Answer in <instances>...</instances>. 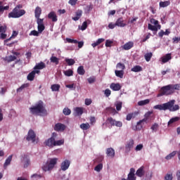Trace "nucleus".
Returning a JSON list of instances; mask_svg holds the SVG:
<instances>
[{"label":"nucleus","instance_id":"obj_14","mask_svg":"<svg viewBox=\"0 0 180 180\" xmlns=\"http://www.w3.org/2000/svg\"><path fill=\"white\" fill-rule=\"evenodd\" d=\"M135 172H136V169H134V168H131L130 172L127 176V179L128 180H136V177Z\"/></svg>","mask_w":180,"mask_h":180},{"label":"nucleus","instance_id":"obj_8","mask_svg":"<svg viewBox=\"0 0 180 180\" xmlns=\"http://www.w3.org/2000/svg\"><path fill=\"white\" fill-rule=\"evenodd\" d=\"M21 161L23 162L24 168H27L30 165V158H29L28 154L22 155Z\"/></svg>","mask_w":180,"mask_h":180},{"label":"nucleus","instance_id":"obj_40","mask_svg":"<svg viewBox=\"0 0 180 180\" xmlns=\"http://www.w3.org/2000/svg\"><path fill=\"white\" fill-rule=\"evenodd\" d=\"M65 63H67L68 65H74L75 64V60L72 58H65Z\"/></svg>","mask_w":180,"mask_h":180},{"label":"nucleus","instance_id":"obj_27","mask_svg":"<svg viewBox=\"0 0 180 180\" xmlns=\"http://www.w3.org/2000/svg\"><path fill=\"white\" fill-rule=\"evenodd\" d=\"M176 154H178V152L176 150H174V151L172 152L171 153H169V155H167L165 157V160H167V161L169 160H172V158H174V157H175L176 155Z\"/></svg>","mask_w":180,"mask_h":180},{"label":"nucleus","instance_id":"obj_38","mask_svg":"<svg viewBox=\"0 0 180 180\" xmlns=\"http://www.w3.org/2000/svg\"><path fill=\"white\" fill-rule=\"evenodd\" d=\"M170 88L172 89V92L174 94L175 89L176 91H180V85L179 84H170Z\"/></svg>","mask_w":180,"mask_h":180},{"label":"nucleus","instance_id":"obj_37","mask_svg":"<svg viewBox=\"0 0 180 180\" xmlns=\"http://www.w3.org/2000/svg\"><path fill=\"white\" fill-rule=\"evenodd\" d=\"M63 73L66 77H72L74 75V71L71 69L63 71Z\"/></svg>","mask_w":180,"mask_h":180},{"label":"nucleus","instance_id":"obj_13","mask_svg":"<svg viewBox=\"0 0 180 180\" xmlns=\"http://www.w3.org/2000/svg\"><path fill=\"white\" fill-rule=\"evenodd\" d=\"M48 19H50L53 22H57V20H58L57 14L54 11H51L48 14Z\"/></svg>","mask_w":180,"mask_h":180},{"label":"nucleus","instance_id":"obj_39","mask_svg":"<svg viewBox=\"0 0 180 180\" xmlns=\"http://www.w3.org/2000/svg\"><path fill=\"white\" fill-rule=\"evenodd\" d=\"M77 74H79V75H85V69H84V66H79L77 68Z\"/></svg>","mask_w":180,"mask_h":180},{"label":"nucleus","instance_id":"obj_15","mask_svg":"<svg viewBox=\"0 0 180 180\" xmlns=\"http://www.w3.org/2000/svg\"><path fill=\"white\" fill-rule=\"evenodd\" d=\"M115 25L118 26V27H124V26L127 25V24L124 22V20H123V17L119 18L116 20Z\"/></svg>","mask_w":180,"mask_h":180},{"label":"nucleus","instance_id":"obj_12","mask_svg":"<svg viewBox=\"0 0 180 180\" xmlns=\"http://www.w3.org/2000/svg\"><path fill=\"white\" fill-rule=\"evenodd\" d=\"M70 164L71 162H70V160H65L64 162L61 163L60 169H62V171H67V169L70 168Z\"/></svg>","mask_w":180,"mask_h":180},{"label":"nucleus","instance_id":"obj_56","mask_svg":"<svg viewBox=\"0 0 180 180\" xmlns=\"http://www.w3.org/2000/svg\"><path fill=\"white\" fill-rule=\"evenodd\" d=\"M103 155H100L96 158L95 162L97 163H101L103 161Z\"/></svg>","mask_w":180,"mask_h":180},{"label":"nucleus","instance_id":"obj_1","mask_svg":"<svg viewBox=\"0 0 180 180\" xmlns=\"http://www.w3.org/2000/svg\"><path fill=\"white\" fill-rule=\"evenodd\" d=\"M153 108L158 109V110H169V112H176V110H179V106L175 105V100L169 101L163 104L156 105Z\"/></svg>","mask_w":180,"mask_h":180},{"label":"nucleus","instance_id":"obj_53","mask_svg":"<svg viewBox=\"0 0 180 180\" xmlns=\"http://www.w3.org/2000/svg\"><path fill=\"white\" fill-rule=\"evenodd\" d=\"M38 32L39 33H43V31L44 29H46V27L44 26V24L38 25Z\"/></svg>","mask_w":180,"mask_h":180},{"label":"nucleus","instance_id":"obj_32","mask_svg":"<svg viewBox=\"0 0 180 180\" xmlns=\"http://www.w3.org/2000/svg\"><path fill=\"white\" fill-rule=\"evenodd\" d=\"M60 84H52L51 86V91H53V92H57V91H60Z\"/></svg>","mask_w":180,"mask_h":180},{"label":"nucleus","instance_id":"obj_17","mask_svg":"<svg viewBox=\"0 0 180 180\" xmlns=\"http://www.w3.org/2000/svg\"><path fill=\"white\" fill-rule=\"evenodd\" d=\"M46 68V63L40 62L34 67V71H39V70H43Z\"/></svg>","mask_w":180,"mask_h":180},{"label":"nucleus","instance_id":"obj_24","mask_svg":"<svg viewBox=\"0 0 180 180\" xmlns=\"http://www.w3.org/2000/svg\"><path fill=\"white\" fill-rule=\"evenodd\" d=\"M91 21L90 20H87L84 21L80 27L81 30L82 31L86 30V27H88V25H91Z\"/></svg>","mask_w":180,"mask_h":180},{"label":"nucleus","instance_id":"obj_43","mask_svg":"<svg viewBox=\"0 0 180 180\" xmlns=\"http://www.w3.org/2000/svg\"><path fill=\"white\" fill-rule=\"evenodd\" d=\"M75 112H76V113L79 115L81 116V115H82V113H84V108H81V107H77L75 109Z\"/></svg>","mask_w":180,"mask_h":180},{"label":"nucleus","instance_id":"obj_63","mask_svg":"<svg viewBox=\"0 0 180 180\" xmlns=\"http://www.w3.org/2000/svg\"><path fill=\"white\" fill-rule=\"evenodd\" d=\"M116 109L119 112L120 110H122V102L117 103L116 105Z\"/></svg>","mask_w":180,"mask_h":180},{"label":"nucleus","instance_id":"obj_21","mask_svg":"<svg viewBox=\"0 0 180 180\" xmlns=\"http://www.w3.org/2000/svg\"><path fill=\"white\" fill-rule=\"evenodd\" d=\"M172 56L171 53H167L162 58V62L163 63H168V61H169V60H172Z\"/></svg>","mask_w":180,"mask_h":180},{"label":"nucleus","instance_id":"obj_19","mask_svg":"<svg viewBox=\"0 0 180 180\" xmlns=\"http://www.w3.org/2000/svg\"><path fill=\"white\" fill-rule=\"evenodd\" d=\"M148 29L152 30V32H158V29H161V25H153L151 24L148 25Z\"/></svg>","mask_w":180,"mask_h":180},{"label":"nucleus","instance_id":"obj_64","mask_svg":"<svg viewBox=\"0 0 180 180\" xmlns=\"http://www.w3.org/2000/svg\"><path fill=\"white\" fill-rule=\"evenodd\" d=\"M150 23H152V25H155V26H158V20L154 18L150 19Z\"/></svg>","mask_w":180,"mask_h":180},{"label":"nucleus","instance_id":"obj_51","mask_svg":"<svg viewBox=\"0 0 180 180\" xmlns=\"http://www.w3.org/2000/svg\"><path fill=\"white\" fill-rule=\"evenodd\" d=\"M63 113L65 115V116H68L70 115H71V110H70V108H65L63 110Z\"/></svg>","mask_w":180,"mask_h":180},{"label":"nucleus","instance_id":"obj_59","mask_svg":"<svg viewBox=\"0 0 180 180\" xmlns=\"http://www.w3.org/2000/svg\"><path fill=\"white\" fill-rule=\"evenodd\" d=\"M114 126H116V127H122V126H123V122H120V121H115L114 122Z\"/></svg>","mask_w":180,"mask_h":180},{"label":"nucleus","instance_id":"obj_23","mask_svg":"<svg viewBox=\"0 0 180 180\" xmlns=\"http://www.w3.org/2000/svg\"><path fill=\"white\" fill-rule=\"evenodd\" d=\"M81 16H82V10H78L76 12V16L72 18V20L77 22V20H79Z\"/></svg>","mask_w":180,"mask_h":180},{"label":"nucleus","instance_id":"obj_6","mask_svg":"<svg viewBox=\"0 0 180 180\" xmlns=\"http://www.w3.org/2000/svg\"><path fill=\"white\" fill-rule=\"evenodd\" d=\"M27 141H32L34 144H37L39 143V138H36V133L33 129H30L26 138Z\"/></svg>","mask_w":180,"mask_h":180},{"label":"nucleus","instance_id":"obj_36","mask_svg":"<svg viewBox=\"0 0 180 180\" xmlns=\"http://www.w3.org/2000/svg\"><path fill=\"white\" fill-rule=\"evenodd\" d=\"M148 103H150V99H146L138 102L139 106H144L148 105Z\"/></svg>","mask_w":180,"mask_h":180},{"label":"nucleus","instance_id":"obj_42","mask_svg":"<svg viewBox=\"0 0 180 180\" xmlns=\"http://www.w3.org/2000/svg\"><path fill=\"white\" fill-rule=\"evenodd\" d=\"M9 6H2V1H0V13H4V11H8Z\"/></svg>","mask_w":180,"mask_h":180},{"label":"nucleus","instance_id":"obj_45","mask_svg":"<svg viewBox=\"0 0 180 180\" xmlns=\"http://www.w3.org/2000/svg\"><path fill=\"white\" fill-rule=\"evenodd\" d=\"M5 60L7 63H12V61L16 60V56L11 55L10 56L6 57Z\"/></svg>","mask_w":180,"mask_h":180},{"label":"nucleus","instance_id":"obj_54","mask_svg":"<svg viewBox=\"0 0 180 180\" xmlns=\"http://www.w3.org/2000/svg\"><path fill=\"white\" fill-rule=\"evenodd\" d=\"M116 120L112 119L111 117H108L106 120V122H108L111 126H115V122Z\"/></svg>","mask_w":180,"mask_h":180},{"label":"nucleus","instance_id":"obj_26","mask_svg":"<svg viewBox=\"0 0 180 180\" xmlns=\"http://www.w3.org/2000/svg\"><path fill=\"white\" fill-rule=\"evenodd\" d=\"M12 157H13L12 155H11L6 160L4 165V167L5 169H6V168L8 167V165H10L11 162H12Z\"/></svg>","mask_w":180,"mask_h":180},{"label":"nucleus","instance_id":"obj_4","mask_svg":"<svg viewBox=\"0 0 180 180\" xmlns=\"http://www.w3.org/2000/svg\"><path fill=\"white\" fill-rule=\"evenodd\" d=\"M57 161H58V158H51L47 160L46 164L42 167L43 171L46 172V171H51L56 165H57Z\"/></svg>","mask_w":180,"mask_h":180},{"label":"nucleus","instance_id":"obj_2","mask_svg":"<svg viewBox=\"0 0 180 180\" xmlns=\"http://www.w3.org/2000/svg\"><path fill=\"white\" fill-rule=\"evenodd\" d=\"M30 112L31 115H34L35 116H39V115H46L47 110L44 107V103L41 101H39L35 105H32L30 108Z\"/></svg>","mask_w":180,"mask_h":180},{"label":"nucleus","instance_id":"obj_41","mask_svg":"<svg viewBox=\"0 0 180 180\" xmlns=\"http://www.w3.org/2000/svg\"><path fill=\"white\" fill-rule=\"evenodd\" d=\"M115 72L116 77H118L119 78H123V75H124V70H115Z\"/></svg>","mask_w":180,"mask_h":180},{"label":"nucleus","instance_id":"obj_3","mask_svg":"<svg viewBox=\"0 0 180 180\" xmlns=\"http://www.w3.org/2000/svg\"><path fill=\"white\" fill-rule=\"evenodd\" d=\"M23 6L22 4L17 5L12 11L8 13V18H13V19H18L25 15L26 11L22 9Z\"/></svg>","mask_w":180,"mask_h":180},{"label":"nucleus","instance_id":"obj_10","mask_svg":"<svg viewBox=\"0 0 180 180\" xmlns=\"http://www.w3.org/2000/svg\"><path fill=\"white\" fill-rule=\"evenodd\" d=\"M36 74H40V70H32L30 73L28 74L27 79L28 81H34Z\"/></svg>","mask_w":180,"mask_h":180},{"label":"nucleus","instance_id":"obj_60","mask_svg":"<svg viewBox=\"0 0 180 180\" xmlns=\"http://www.w3.org/2000/svg\"><path fill=\"white\" fill-rule=\"evenodd\" d=\"M111 94H112V91L109 89H105L104 91V95H105V96L107 98H109V96H110Z\"/></svg>","mask_w":180,"mask_h":180},{"label":"nucleus","instance_id":"obj_22","mask_svg":"<svg viewBox=\"0 0 180 180\" xmlns=\"http://www.w3.org/2000/svg\"><path fill=\"white\" fill-rule=\"evenodd\" d=\"M136 176H139L141 178L144 175V167H141L136 172Z\"/></svg>","mask_w":180,"mask_h":180},{"label":"nucleus","instance_id":"obj_30","mask_svg":"<svg viewBox=\"0 0 180 180\" xmlns=\"http://www.w3.org/2000/svg\"><path fill=\"white\" fill-rule=\"evenodd\" d=\"M144 120H141L137 122L136 126V130H141V129H143L142 124H144V123H145Z\"/></svg>","mask_w":180,"mask_h":180},{"label":"nucleus","instance_id":"obj_11","mask_svg":"<svg viewBox=\"0 0 180 180\" xmlns=\"http://www.w3.org/2000/svg\"><path fill=\"white\" fill-rule=\"evenodd\" d=\"M134 146V141L133 139L129 140L125 146V153H130L131 148Z\"/></svg>","mask_w":180,"mask_h":180},{"label":"nucleus","instance_id":"obj_49","mask_svg":"<svg viewBox=\"0 0 180 180\" xmlns=\"http://www.w3.org/2000/svg\"><path fill=\"white\" fill-rule=\"evenodd\" d=\"M153 57V53L150 52V53H147L146 54H145L144 58L146 61H150L151 60V58Z\"/></svg>","mask_w":180,"mask_h":180},{"label":"nucleus","instance_id":"obj_29","mask_svg":"<svg viewBox=\"0 0 180 180\" xmlns=\"http://www.w3.org/2000/svg\"><path fill=\"white\" fill-rule=\"evenodd\" d=\"M34 15L35 18H40V15H41V8L37 6L34 10Z\"/></svg>","mask_w":180,"mask_h":180},{"label":"nucleus","instance_id":"obj_16","mask_svg":"<svg viewBox=\"0 0 180 180\" xmlns=\"http://www.w3.org/2000/svg\"><path fill=\"white\" fill-rule=\"evenodd\" d=\"M110 89L112 91H120L122 86L119 83H112L110 86Z\"/></svg>","mask_w":180,"mask_h":180},{"label":"nucleus","instance_id":"obj_20","mask_svg":"<svg viewBox=\"0 0 180 180\" xmlns=\"http://www.w3.org/2000/svg\"><path fill=\"white\" fill-rule=\"evenodd\" d=\"M134 46V43H133V41H129L125 44H124V46H122V49L124 50H130V49H132Z\"/></svg>","mask_w":180,"mask_h":180},{"label":"nucleus","instance_id":"obj_31","mask_svg":"<svg viewBox=\"0 0 180 180\" xmlns=\"http://www.w3.org/2000/svg\"><path fill=\"white\" fill-rule=\"evenodd\" d=\"M105 41V39L103 38H100L98 39L96 42L91 44L92 47L95 48L96 46H99L101 43H103Z\"/></svg>","mask_w":180,"mask_h":180},{"label":"nucleus","instance_id":"obj_33","mask_svg":"<svg viewBox=\"0 0 180 180\" xmlns=\"http://www.w3.org/2000/svg\"><path fill=\"white\" fill-rule=\"evenodd\" d=\"M131 71L133 72H140V71H143V68L140 65H136L131 69Z\"/></svg>","mask_w":180,"mask_h":180},{"label":"nucleus","instance_id":"obj_55","mask_svg":"<svg viewBox=\"0 0 180 180\" xmlns=\"http://www.w3.org/2000/svg\"><path fill=\"white\" fill-rule=\"evenodd\" d=\"M64 144V139H60L58 141L55 140V147L57 146H63Z\"/></svg>","mask_w":180,"mask_h":180},{"label":"nucleus","instance_id":"obj_47","mask_svg":"<svg viewBox=\"0 0 180 180\" xmlns=\"http://www.w3.org/2000/svg\"><path fill=\"white\" fill-rule=\"evenodd\" d=\"M173 179H174V176L172 172H168L165 176V180H173Z\"/></svg>","mask_w":180,"mask_h":180},{"label":"nucleus","instance_id":"obj_44","mask_svg":"<svg viewBox=\"0 0 180 180\" xmlns=\"http://www.w3.org/2000/svg\"><path fill=\"white\" fill-rule=\"evenodd\" d=\"M117 68L120 71H124V70L126 69V66L124 65V63H118L117 64Z\"/></svg>","mask_w":180,"mask_h":180},{"label":"nucleus","instance_id":"obj_7","mask_svg":"<svg viewBox=\"0 0 180 180\" xmlns=\"http://www.w3.org/2000/svg\"><path fill=\"white\" fill-rule=\"evenodd\" d=\"M57 137V134L53 133L52 136L44 141V145L49 148H53L55 147L56 138Z\"/></svg>","mask_w":180,"mask_h":180},{"label":"nucleus","instance_id":"obj_25","mask_svg":"<svg viewBox=\"0 0 180 180\" xmlns=\"http://www.w3.org/2000/svg\"><path fill=\"white\" fill-rule=\"evenodd\" d=\"M180 117H174L169 120V121L167 123V126L169 127L171 124H173V123H176V122H179Z\"/></svg>","mask_w":180,"mask_h":180},{"label":"nucleus","instance_id":"obj_18","mask_svg":"<svg viewBox=\"0 0 180 180\" xmlns=\"http://www.w3.org/2000/svg\"><path fill=\"white\" fill-rule=\"evenodd\" d=\"M105 153L107 155V157L113 158L115 157V149H113L112 148H108L106 149Z\"/></svg>","mask_w":180,"mask_h":180},{"label":"nucleus","instance_id":"obj_50","mask_svg":"<svg viewBox=\"0 0 180 180\" xmlns=\"http://www.w3.org/2000/svg\"><path fill=\"white\" fill-rule=\"evenodd\" d=\"M137 113L136 112H132V113H129L127 115V120L130 121L131 119H133L134 117H136Z\"/></svg>","mask_w":180,"mask_h":180},{"label":"nucleus","instance_id":"obj_62","mask_svg":"<svg viewBox=\"0 0 180 180\" xmlns=\"http://www.w3.org/2000/svg\"><path fill=\"white\" fill-rule=\"evenodd\" d=\"M87 81L89 82V84H94V82H95V81H96V78H95V77H91L87 79Z\"/></svg>","mask_w":180,"mask_h":180},{"label":"nucleus","instance_id":"obj_52","mask_svg":"<svg viewBox=\"0 0 180 180\" xmlns=\"http://www.w3.org/2000/svg\"><path fill=\"white\" fill-rule=\"evenodd\" d=\"M103 168V165L102 163L98 164L95 168L94 169L97 172H101V170Z\"/></svg>","mask_w":180,"mask_h":180},{"label":"nucleus","instance_id":"obj_35","mask_svg":"<svg viewBox=\"0 0 180 180\" xmlns=\"http://www.w3.org/2000/svg\"><path fill=\"white\" fill-rule=\"evenodd\" d=\"M51 63H53L56 64V65H58V63H60V59L56 56H51L50 58Z\"/></svg>","mask_w":180,"mask_h":180},{"label":"nucleus","instance_id":"obj_5","mask_svg":"<svg viewBox=\"0 0 180 180\" xmlns=\"http://www.w3.org/2000/svg\"><path fill=\"white\" fill-rule=\"evenodd\" d=\"M172 90L171 89V85L168 84L167 86H162L160 90V93L158 94V96H164L168 95H172Z\"/></svg>","mask_w":180,"mask_h":180},{"label":"nucleus","instance_id":"obj_28","mask_svg":"<svg viewBox=\"0 0 180 180\" xmlns=\"http://www.w3.org/2000/svg\"><path fill=\"white\" fill-rule=\"evenodd\" d=\"M171 5V1H160L159 3L160 8H167V6H169Z\"/></svg>","mask_w":180,"mask_h":180},{"label":"nucleus","instance_id":"obj_61","mask_svg":"<svg viewBox=\"0 0 180 180\" xmlns=\"http://www.w3.org/2000/svg\"><path fill=\"white\" fill-rule=\"evenodd\" d=\"M39 33L40 32H39V31L37 32V30H32V31L30 32V36L38 37Z\"/></svg>","mask_w":180,"mask_h":180},{"label":"nucleus","instance_id":"obj_34","mask_svg":"<svg viewBox=\"0 0 180 180\" xmlns=\"http://www.w3.org/2000/svg\"><path fill=\"white\" fill-rule=\"evenodd\" d=\"M151 115H153V111H148L147 112L145 115H144V118L142 120H144L145 123H147V121L148 120V119H150V117L151 116Z\"/></svg>","mask_w":180,"mask_h":180},{"label":"nucleus","instance_id":"obj_9","mask_svg":"<svg viewBox=\"0 0 180 180\" xmlns=\"http://www.w3.org/2000/svg\"><path fill=\"white\" fill-rule=\"evenodd\" d=\"M65 129H67V126L62 123H57L53 127V130H55V131H64Z\"/></svg>","mask_w":180,"mask_h":180},{"label":"nucleus","instance_id":"obj_48","mask_svg":"<svg viewBox=\"0 0 180 180\" xmlns=\"http://www.w3.org/2000/svg\"><path fill=\"white\" fill-rule=\"evenodd\" d=\"M29 84H22L18 89H17V92H22L25 88H28Z\"/></svg>","mask_w":180,"mask_h":180},{"label":"nucleus","instance_id":"obj_46","mask_svg":"<svg viewBox=\"0 0 180 180\" xmlns=\"http://www.w3.org/2000/svg\"><path fill=\"white\" fill-rule=\"evenodd\" d=\"M89 127L90 126L89 123H82L80 124V129H82V130H88Z\"/></svg>","mask_w":180,"mask_h":180},{"label":"nucleus","instance_id":"obj_58","mask_svg":"<svg viewBox=\"0 0 180 180\" xmlns=\"http://www.w3.org/2000/svg\"><path fill=\"white\" fill-rule=\"evenodd\" d=\"M66 41H68V43H74V44H77V43H78V40L70 38H66Z\"/></svg>","mask_w":180,"mask_h":180},{"label":"nucleus","instance_id":"obj_57","mask_svg":"<svg viewBox=\"0 0 180 180\" xmlns=\"http://www.w3.org/2000/svg\"><path fill=\"white\" fill-rule=\"evenodd\" d=\"M112 44H113V41H111L110 39H107L105 41V47H112Z\"/></svg>","mask_w":180,"mask_h":180}]
</instances>
